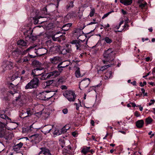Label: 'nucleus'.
Instances as JSON below:
<instances>
[{
	"label": "nucleus",
	"mask_w": 155,
	"mask_h": 155,
	"mask_svg": "<svg viewBox=\"0 0 155 155\" xmlns=\"http://www.w3.org/2000/svg\"><path fill=\"white\" fill-rule=\"evenodd\" d=\"M115 55V53L112 48H109L105 51L103 54V56L105 59L102 61L103 63L105 64L106 62L109 63H114V61Z\"/></svg>",
	"instance_id": "obj_1"
},
{
	"label": "nucleus",
	"mask_w": 155,
	"mask_h": 155,
	"mask_svg": "<svg viewBox=\"0 0 155 155\" xmlns=\"http://www.w3.org/2000/svg\"><path fill=\"white\" fill-rule=\"evenodd\" d=\"M88 39L82 40L79 39L78 40H73L71 43L73 45H75L77 51H81L83 49H86L88 46L87 45Z\"/></svg>",
	"instance_id": "obj_2"
},
{
	"label": "nucleus",
	"mask_w": 155,
	"mask_h": 155,
	"mask_svg": "<svg viewBox=\"0 0 155 155\" xmlns=\"http://www.w3.org/2000/svg\"><path fill=\"white\" fill-rule=\"evenodd\" d=\"M39 80L37 78H33L25 86V89L28 90L36 88L39 86Z\"/></svg>",
	"instance_id": "obj_3"
},
{
	"label": "nucleus",
	"mask_w": 155,
	"mask_h": 155,
	"mask_svg": "<svg viewBox=\"0 0 155 155\" xmlns=\"http://www.w3.org/2000/svg\"><path fill=\"white\" fill-rule=\"evenodd\" d=\"M33 48L31 47H30L26 50L24 51H21L18 48L13 51L12 52V55L14 58L17 59L20 56L25 54L27 53L28 51L30 50L31 49Z\"/></svg>",
	"instance_id": "obj_4"
},
{
	"label": "nucleus",
	"mask_w": 155,
	"mask_h": 155,
	"mask_svg": "<svg viewBox=\"0 0 155 155\" xmlns=\"http://www.w3.org/2000/svg\"><path fill=\"white\" fill-rule=\"evenodd\" d=\"M63 95L70 102L74 101L76 97L74 92L71 91H66L63 94Z\"/></svg>",
	"instance_id": "obj_5"
},
{
	"label": "nucleus",
	"mask_w": 155,
	"mask_h": 155,
	"mask_svg": "<svg viewBox=\"0 0 155 155\" xmlns=\"http://www.w3.org/2000/svg\"><path fill=\"white\" fill-rule=\"evenodd\" d=\"M12 134L6 130V129H0V137L5 138L6 140L12 139Z\"/></svg>",
	"instance_id": "obj_6"
},
{
	"label": "nucleus",
	"mask_w": 155,
	"mask_h": 155,
	"mask_svg": "<svg viewBox=\"0 0 155 155\" xmlns=\"http://www.w3.org/2000/svg\"><path fill=\"white\" fill-rule=\"evenodd\" d=\"M33 48L31 49L32 51H34L36 54L37 56H41L46 54L47 52V50L45 48H39L38 49H36L34 48L33 47L31 46Z\"/></svg>",
	"instance_id": "obj_7"
},
{
	"label": "nucleus",
	"mask_w": 155,
	"mask_h": 155,
	"mask_svg": "<svg viewBox=\"0 0 155 155\" xmlns=\"http://www.w3.org/2000/svg\"><path fill=\"white\" fill-rule=\"evenodd\" d=\"M90 79L89 78H85L82 80L79 84V87L80 89L85 88L88 87V85L90 84Z\"/></svg>",
	"instance_id": "obj_8"
},
{
	"label": "nucleus",
	"mask_w": 155,
	"mask_h": 155,
	"mask_svg": "<svg viewBox=\"0 0 155 155\" xmlns=\"http://www.w3.org/2000/svg\"><path fill=\"white\" fill-rule=\"evenodd\" d=\"M105 64H107V65L101 67L99 69L97 68V71L98 73H101V72L103 71L108 68L110 67L112 65H114L115 64L114 63H107V62H106V63Z\"/></svg>",
	"instance_id": "obj_9"
},
{
	"label": "nucleus",
	"mask_w": 155,
	"mask_h": 155,
	"mask_svg": "<svg viewBox=\"0 0 155 155\" xmlns=\"http://www.w3.org/2000/svg\"><path fill=\"white\" fill-rule=\"evenodd\" d=\"M49 61L51 63L57 64L61 61L62 60L61 57L58 56H56L50 58Z\"/></svg>",
	"instance_id": "obj_10"
},
{
	"label": "nucleus",
	"mask_w": 155,
	"mask_h": 155,
	"mask_svg": "<svg viewBox=\"0 0 155 155\" xmlns=\"http://www.w3.org/2000/svg\"><path fill=\"white\" fill-rule=\"evenodd\" d=\"M48 74L47 78H50L56 77L59 75V72H57V71H54L49 73Z\"/></svg>",
	"instance_id": "obj_11"
},
{
	"label": "nucleus",
	"mask_w": 155,
	"mask_h": 155,
	"mask_svg": "<svg viewBox=\"0 0 155 155\" xmlns=\"http://www.w3.org/2000/svg\"><path fill=\"white\" fill-rule=\"evenodd\" d=\"M42 69H40V68H36L32 70L31 73V75H33L34 77L38 76H40V74L41 73L40 71Z\"/></svg>",
	"instance_id": "obj_12"
},
{
	"label": "nucleus",
	"mask_w": 155,
	"mask_h": 155,
	"mask_svg": "<svg viewBox=\"0 0 155 155\" xmlns=\"http://www.w3.org/2000/svg\"><path fill=\"white\" fill-rule=\"evenodd\" d=\"M33 124L31 125L29 127L22 129V132L23 133H32L35 129L33 127Z\"/></svg>",
	"instance_id": "obj_13"
},
{
	"label": "nucleus",
	"mask_w": 155,
	"mask_h": 155,
	"mask_svg": "<svg viewBox=\"0 0 155 155\" xmlns=\"http://www.w3.org/2000/svg\"><path fill=\"white\" fill-rule=\"evenodd\" d=\"M13 65L14 64L13 62L9 61H7L6 63V65L5 67V69H4V71L9 70L13 68Z\"/></svg>",
	"instance_id": "obj_14"
},
{
	"label": "nucleus",
	"mask_w": 155,
	"mask_h": 155,
	"mask_svg": "<svg viewBox=\"0 0 155 155\" xmlns=\"http://www.w3.org/2000/svg\"><path fill=\"white\" fill-rule=\"evenodd\" d=\"M74 14V12L68 13L64 17V21L66 22H68L69 19L73 17Z\"/></svg>",
	"instance_id": "obj_15"
},
{
	"label": "nucleus",
	"mask_w": 155,
	"mask_h": 155,
	"mask_svg": "<svg viewBox=\"0 0 155 155\" xmlns=\"http://www.w3.org/2000/svg\"><path fill=\"white\" fill-rule=\"evenodd\" d=\"M30 137L32 139V141H35L36 142L39 141L40 139L39 134H37L31 136Z\"/></svg>",
	"instance_id": "obj_16"
},
{
	"label": "nucleus",
	"mask_w": 155,
	"mask_h": 155,
	"mask_svg": "<svg viewBox=\"0 0 155 155\" xmlns=\"http://www.w3.org/2000/svg\"><path fill=\"white\" fill-rule=\"evenodd\" d=\"M0 118H2L6 120H8L9 121V122L10 123H15L13 122H12L11 119L8 117L5 114H0Z\"/></svg>",
	"instance_id": "obj_17"
},
{
	"label": "nucleus",
	"mask_w": 155,
	"mask_h": 155,
	"mask_svg": "<svg viewBox=\"0 0 155 155\" xmlns=\"http://www.w3.org/2000/svg\"><path fill=\"white\" fill-rule=\"evenodd\" d=\"M23 145V143L21 142H20L13 146V149L15 151H18L22 147Z\"/></svg>",
	"instance_id": "obj_18"
},
{
	"label": "nucleus",
	"mask_w": 155,
	"mask_h": 155,
	"mask_svg": "<svg viewBox=\"0 0 155 155\" xmlns=\"http://www.w3.org/2000/svg\"><path fill=\"white\" fill-rule=\"evenodd\" d=\"M120 2L125 5H128L132 3V0H120Z\"/></svg>",
	"instance_id": "obj_19"
},
{
	"label": "nucleus",
	"mask_w": 155,
	"mask_h": 155,
	"mask_svg": "<svg viewBox=\"0 0 155 155\" xmlns=\"http://www.w3.org/2000/svg\"><path fill=\"white\" fill-rule=\"evenodd\" d=\"M91 147H87L85 146L82 148L81 153L84 155H86L87 153L89 152V150L90 149Z\"/></svg>",
	"instance_id": "obj_20"
},
{
	"label": "nucleus",
	"mask_w": 155,
	"mask_h": 155,
	"mask_svg": "<svg viewBox=\"0 0 155 155\" xmlns=\"http://www.w3.org/2000/svg\"><path fill=\"white\" fill-rule=\"evenodd\" d=\"M76 70L75 73L76 77L77 78H79L82 77V76L81 74L80 68L78 67H76Z\"/></svg>",
	"instance_id": "obj_21"
},
{
	"label": "nucleus",
	"mask_w": 155,
	"mask_h": 155,
	"mask_svg": "<svg viewBox=\"0 0 155 155\" xmlns=\"http://www.w3.org/2000/svg\"><path fill=\"white\" fill-rule=\"evenodd\" d=\"M144 121L143 120H138L136 123V126L139 128L142 127Z\"/></svg>",
	"instance_id": "obj_22"
},
{
	"label": "nucleus",
	"mask_w": 155,
	"mask_h": 155,
	"mask_svg": "<svg viewBox=\"0 0 155 155\" xmlns=\"http://www.w3.org/2000/svg\"><path fill=\"white\" fill-rule=\"evenodd\" d=\"M72 25L71 23H70L66 24L62 26V29L64 31H67L69 29L70 27Z\"/></svg>",
	"instance_id": "obj_23"
},
{
	"label": "nucleus",
	"mask_w": 155,
	"mask_h": 155,
	"mask_svg": "<svg viewBox=\"0 0 155 155\" xmlns=\"http://www.w3.org/2000/svg\"><path fill=\"white\" fill-rule=\"evenodd\" d=\"M17 44L18 45H20L21 46H26L27 43L24 40H20L18 41Z\"/></svg>",
	"instance_id": "obj_24"
},
{
	"label": "nucleus",
	"mask_w": 155,
	"mask_h": 155,
	"mask_svg": "<svg viewBox=\"0 0 155 155\" xmlns=\"http://www.w3.org/2000/svg\"><path fill=\"white\" fill-rule=\"evenodd\" d=\"M47 73H45L44 72H41L40 74V76H41V77L39 78L41 80H45L47 79Z\"/></svg>",
	"instance_id": "obj_25"
},
{
	"label": "nucleus",
	"mask_w": 155,
	"mask_h": 155,
	"mask_svg": "<svg viewBox=\"0 0 155 155\" xmlns=\"http://www.w3.org/2000/svg\"><path fill=\"white\" fill-rule=\"evenodd\" d=\"M112 75V72L111 71L107 72L105 74L104 78L105 79H108L110 78L111 76Z\"/></svg>",
	"instance_id": "obj_26"
},
{
	"label": "nucleus",
	"mask_w": 155,
	"mask_h": 155,
	"mask_svg": "<svg viewBox=\"0 0 155 155\" xmlns=\"http://www.w3.org/2000/svg\"><path fill=\"white\" fill-rule=\"evenodd\" d=\"M102 40H104L107 44H110L112 42V39L108 37H106L102 39Z\"/></svg>",
	"instance_id": "obj_27"
},
{
	"label": "nucleus",
	"mask_w": 155,
	"mask_h": 155,
	"mask_svg": "<svg viewBox=\"0 0 155 155\" xmlns=\"http://www.w3.org/2000/svg\"><path fill=\"white\" fill-rule=\"evenodd\" d=\"M52 39L54 41H56L58 40V39H62V40H65V37L62 35H61L59 37H55L54 36L52 37Z\"/></svg>",
	"instance_id": "obj_28"
},
{
	"label": "nucleus",
	"mask_w": 155,
	"mask_h": 155,
	"mask_svg": "<svg viewBox=\"0 0 155 155\" xmlns=\"http://www.w3.org/2000/svg\"><path fill=\"white\" fill-rule=\"evenodd\" d=\"M47 6H45L41 11V14L45 15H47L48 14V12L47 11Z\"/></svg>",
	"instance_id": "obj_29"
},
{
	"label": "nucleus",
	"mask_w": 155,
	"mask_h": 155,
	"mask_svg": "<svg viewBox=\"0 0 155 155\" xmlns=\"http://www.w3.org/2000/svg\"><path fill=\"white\" fill-rule=\"evenodd\" d=\"M143 0H138V2L140 4L139 5V7L142 9H143L145 5H147V3L145 2V3H142L141 2Z\"/></svg>",
	"instance_id": "obj_30"
},
{
	"label": "nucleus",
	"mask_w": 155,
	"mask_h": 155,
	"mask_svg": "<svg viewBox=\"0 0 155 155\" xmlns=\"http://www.w3.org/2000/svg\"><path fill=\"white\" fill-rule=\"evenodd\" d=\"M43 155H51V154L49 150L47 149H44Z\"/></svg>",
	"instance_id": "obj_31"
},
{
	"label": "nucleus",
	"mask_w": 155,
	"mask_h": 155,
	"mask_svg": "<svg viewBox=\"0 0 155 155\" xmlns=\"http://www.w3.org/2000/svg\"><path fill=\"white\" fill-rule=\"evenodd\" d=\"M18 77V73L17 72H15L14 74L11 77V80L12 81H14L15 79L17 78Z\"/></svg>",
	"instance_id": "obj_32"
},
{
	"label": "nucleus",
	"mask_w": 155,
	"mask_h": 155,
	"mask_svg": "<svg viewBox=\"0 0 155 155\" xmlns=\"http://www.w3.org/2000/svg\"><path fill=\"white\" fill-rule=\"evenodd\" d=\"M73 3V1L70 2L67 6V8L68 9L73 8L74 6Z\"/></svg>",
	"instance_id": "obj_33"
},
{
	"label": "nucleus",
	"mask_w": 155,
	"mask_h": 155,
	"mask_svg": "<svg viewBox=\"0 0 155 155\" xmlns=\"http://www.w3.org/2000/svg\"><path fill=\"white\" fill-rule=\"evenodd\" d=\"M152 121V119L150 117H148L146 118L145 120V122L147 123V124H150Z\"/></svg>",
	"instance_id": "obj_34"
},
{
	"label": "nucleus",
	"mask_w": 155,
	"mask_h": 155,
	"mask_svg": "<svg viewBox=\"0 0 155 155\" xmlns=\"http://www.w3.org/2000/svg\"><path fill=\"white\" fill-rule=\"evenodd\" d=\"M44 17H42L41 16H39V17H38L37 18L35 17L33 18L34 20V22L35 23L38 24L39 23V21L38 20L39 18H44Z\"/></svg>",
	"instance_id": "obj_35"
},
{
	"label": "nucleus",
	"mask_w": 155,
	"mask_h": 155,
	"mask_svg": "<svg viewBox=\"0 0 155 155\" xmlns=\"http://www.w3.org/2000/svg\"><path fill=\"white\" fill-rule=\"evenodd\" d=\"M6 124L5 123L0 121V128L1 129H6Z\"/></svg>",
	"instance_id": "obj_36"
},
{
	"label": "nucleus",
	"mask_w": 155,
	"mask_h": 155,
	"mask_svg": "<svg viewBox=\"0 0 155 155\" xmlns=\"http://www.w3.org/2000/svg\"><path fill=\"white\" fill-rule=\"evenodd\" d=\"M95 12V10L94 8H93L92 9H91V12H90V13L89 15L91 17H93L94 15Z\"/></svg>",
	"instance_id": "obj_37"
},
{
	"label": "nucleus",
	"mask_w": 155,
	"mask_h": 155,
	"mask_svg": "<svg viewBox=\"0 0 155 155\" xmlns=\"http://www.w3.org/2000/svg\"><path fill=\"white\" fill-rule=\"evenodd\" d=\"M66 126H64L61 129V131L62 133H64L66 132L67 131V130H68L70 128V127H68V128H67V129H66Z\"/></svg>",
	"instance_id": "obj_38"
},
{
	"label": "nucleus",
	"mask_w": 155,
	"mask_h": 155,
	"mask_svg": "<svg viewBox=\"0 0 155 155\" xmlns=\"http://www.w3.org/2000/svg\"><path fill=\"white\" fill-rule=\"evenodd\" d=\"M59 63H60L57 66V68H65L66 67H67L68 66V65L67 64V65L64 66H61V65L62 64L63 62L61 61Z\"/></svg>",
	"instance_id": "obj_39"
},
{
	"label": "nucleus",
	"mask_w": 155,
	"mask_h": 155,
	"mask_svg": "<svg viewBox=\"0 0 155 155\" xmlns=\"http://www.w3.org/2000/svg\"><path fill=\"white\" fill-rule=\"evenodd\" d=\"M114 11H112L110 12H108V13H107L106 14H104V16H103L102 18H105L106 17H107L112 12H113Z\"/></svg>",
	"instance_id": "obj_40"
},
{
	"label": "nucleus",
	"mask_w": 155,
	"mask_h": 155,
	"mask_svg": "<svg viewBox=\"0 0 155 155\" xmlns=\"http://www.w3.org/2000/svg\"><path fill=\"white\" fill-rule=\"evenodd\" d=\"M26 113L28 115V116H31L32 114L31 112V110L29 108L27 109L26 110Z\"/></svg>",
	"instance_id": "obj_41"
},
{
	"label": "nucleus",
	"mask_w": 155,
	"mask_h": 155,
	"mask_svg": "<svg viewBox=\"0 0 155 155\" xmlns=\"http://www.w3.org/2000/svg\"><path fill=\"white\" fill-rule=\"evenodd\" d=\"M22 60L23 63L24 62H28V59L27 56H25V57H24Z\"/></svg>",
	"instance_id": "obj_42"
},
{
	"label": "nucleus",
	"mask_w": 155,
	"mask_h": 155,
	"mask_svg": "<svg viewBox=\"0 0 155 155\" xmlns=\"http://www.w3.org/2000/svg\"><path fill=\"white\" fill-rule=\"evenodd\" d=\"M53 81L52 80H50L46 82V86H49L50 84H51L53 82Z\"/></svg>",
	"instance_id": "obj_43"
},
{
	"label": "nucleus",
	"mask_w": 155,
	"mask_h": 155,
	"mask_svg": "<svg viewBox=\"0 0 155 155\" xmlns=\"http://www.w3.org/2000/svg\"><path fill=\"white\" fill-rule=\"evenodd\" d=\"M51 97H48V94L46 95L45 96H44V98H42V100H48L50 99Z\"/></svg>",
	"instance_id": "obj_44"
},
{
	"label": "nucleus",
	"mask_w": 155,
	"mask_h": 155,
	"mask_svg": "<svg viewBox=\"0 0 155 155\" xmlns=\"http://www.w3.org/2000/svg\"><path fill=\"white\" fill-rule=\"evenodd\" d=\"M47 128V129H48V130H47V132L48 133L50 132L51 130L52 129V127L51 125H48V126Z\"/></svg>",
	"instance_id": "obj_45"
},
{
	"label": "nucleus",
	"mask_w": 155,
	"mask_h": 155,
	"mask_svg": "<svg viewBox=\"0 0 155 155\" xmlns=\"http://www.w3.org/2000/svg\"><path fill=\"white\" fill-rule=\"evenodd\" d=\"M134 115L137 117H139L140 116V115L139 113L137 111H135V112L134 113Z\"/></svg>",
	"instance_id": "obj_46"
},
{
	"label": "nucleus",
	"mask_w": 155,
	"mask_h": 155,
	"mask_svg": "<svg viewBox=\"0 0 155 155\" xmlns=\"http://www.w3.org/2000/svg\"><path fill=\"white\" fill-rule=\"evenodd\" d=\"M44 149L43 147L41 148H40V149L41 150L38 153V155H40L41 154L43 153V152L44 151Z\"/></svg>",
	"instance_id": "obj_47"
},
{
	"label": "nucleus",
	"mask_w": 155,
	"mask_h": 155,
	"mask_svg": "<svg viewBox=\"0 0 155 155\" xmlns=\"http://www.w3.org/2000/svg\"><path fill=\"white\" fill-rule=\"evenodd\" d=\"M16 62L18 63H21V64L23 63L22 59H21V58H20L17 61H16Z\"/></svg>",
	"instance_id": "obj_48"
},
{
	"label": "nucleus",
	"mask_w": 155,
	"mask_h": 155,
	"mask_svg": "<svg viewBox=\"0 0 155 155\" xmlns=\"http://www.w3.org/2000/svg\"><path fill=\"white\" fill-rule=\"evenodd\" d=\"M152 131H150L149 132L148 134L149 135H150V138H152V137L154 135V133L152 134Z\"/></svg>",
	"instance_id": "obj_49"
},
{
	"label": "nucleus",
	"mask_w": 155,
	"mask_h": 155,
	"mask_svg": "<svg viewBox=\"0 0 155 155\" xmlns=\"http://www.w3.org/2000/svg\"><path fill=\"white\" fill-rule=\"evenodd\" d=\"M100 25L101 26L103 27L104 28H108L110 27V25L109 24H107V25H105L104 26L102 25Z\"/></svg>",
	"instance_id": "obj_50"
},
{
	"label": "nucleus",
	"mask_w": 155,
	"mask_h": 155,
	"mask_svg": "<svg viewBox=\"0 0 155 155\" xmlns=\"http://www.w3.org/2000/svg\"><path fill=\"white\" fill-rule=\"evenodd\" d=\"M62 112L64 114H67L68 112V110L67 108H65L62 110Z\"/></svg>",
	"instance_id": "obj_51"
},
{
	"label": "nucleus",
	"mask_w": 155,
	"mask_h": 155,
	"mask_svg": "<svg viewBox=\"0 0 155 155\" xmlns=\"http://www.w3.org/2000/svg\"><path fill=\"white\" fill-rule=\"evenodd\" d=\"M155 102V100H154L151 99L150 100V102L149 103V106L151 105L152 104H153Z\"/></svg>",
	"instance_id": "obj_52"
},
{
	"label": "nucleus",
	"mask_w": 155,
	"mask_h": 155,
	"mask_svg": "<svg viewBox=\"0 0 155 155\" xmlns=\"http://www.w3.org/2000/svg\"><path fill=\"white\" fill-rule=\"evenodd\" d=\"M62 68H58V71H57V72H59V74H60V73L63 71V69H62Z\"/></svg>",
	"instance_id": "obj_53"
},
{
	"label": "nucleus",
	"mask_w": 155,
	"mask_h": 155,
	"mask_svg": "<svg viewBox=\"0 0 155 155\" xmlns=\"http://www.w3.org/2000/svg\"><path fill=\"white\" fill-rule=\"evenodd\" d=\"M72 134L74 137H76L77 136V133L75 132H73Z\"/></svg>",
	"instance_id": "obj_54"
},
{
	"label": "nucleus",
	"mask_w": 155,
	"mask_h": 155,
	"mask_svg": "<svg viewBox=\"0 0 155 155\" xmlns=\"http://www.w3.org/2000/svg\"><path fill=\"white\" fill-rule=\"evenodd\" d=\"M74 105L76 106V109L77 110H78L79 109V105H78V104L77 103H75Z\"/></svg>",
	"instance_id": "obj_55"
},
{
	"label": "nucleus",
	"mask_w": 155,
	"mask_h": 155,
	"mask_svg": "<svg viewBox=\"0 0 155 155\" xmlns=\"http://www.w3.org/2000/svg\"><path fill=\"white\" fill-rule=\"evenodd\" d=\"M121 11V12L123 15H125L127 14V12L125 11L123 9H122Z\"/></svg>",
	"instance_id": "obj_56"
},
{
	"label": "nucleus",
	"mask_w": 155,
	"mask_h": 155,
	"mask_svg": "<svg viewBox=\"0 0 155 155\" xmlns=\"http://www.w3.org/2000/svg\"><path fill=\"white\" fill-rule=\"evenodd\" d=\"M130 104L133 107H135L136 106V105L134 103L131 102Z\"/></svg>",
	"instance_id": "obj_57"
},
{
	"label": "nucleus",
	"mask_w": 155,
	"mask_h": 155,
	"mask_svg": "<svg viewBox=\"0 0 155 155\" xmlns=\"http://www.w3.org/2000/svg\"><path fill=\"white\" fill-rule=\"evenodd\" d=\"M131 84H132L134 86H136V81H134L132 82H130Z\"/></svg>",
	"instance_id": "obj_58"
},
{
	"label": "nucleus",
	"mask_w": 155,
	"mask_h": 155,
	"mask_svg": "<svg viewBox=\"0 0 155 155\" xmlns=\"http://www.w3.org/2000/svg\"><path fill=\"white\" fill-rule=\"evenodd\" d=\"M61 88L62 89H67V87L65 85H62L61 87Z\"/></svg>",
	"instance_id": "obj_59"
},
{
	"label": "nucleus",
	"mask_w": 155,
	"mask_h": 155,
	"mask_svg": "<svg viewBox=\"0 0 155 155\" xmlns=\"http://www.w3.org/2000/svg\"><path fill=\"white\" fill-rule=\"evenodd\" d=\"M129 25L127 23H125L124 26V28H126V27H128Z\"/></svg>",
	"instance_id": "obj_60"
},
{
	"label": "nucleus",
	"mask_w": 155,
	"mask_h": 155,
	"mask_svg": "<svg viewBox=\"0 0 155 155\" xmlns=\"http://www.w3.org/2000/svg\"><path fill=\"white\" fill-rule=\"evenodd\" d=\"M98 85H96L95 86H93L91 87L90 88V89H91V91L92 90H93L94 88H95L96 87H97Z\"/></svg>",
	"instance_id": "obj_61"
},
{
	"label": "nucleus",
	"mask_w": 155,
	"mask_h": 155,
	"mask_svg": "<svg viewBox=\"0 0 155 155\" xmlns=\"http://www.w3.org/2000/svg\"><path fill=\"white\" fill-rule=\"evenodd\" d=\"M150 72H148L146 75H145V76H144L143 77V78H145V77H147V76H148V75H149L150 74Z\"/></svg>",
	"instance_id": "obj_62"
},
{
	"label": "nucleus",
	"mask_w": 155,
	"mask_h": 155,
	"mask_svg": "<svg viewBox=\"0 0 155 155\" xmlns=\"http://www.w3.org/2000/svg\"><path fill=\"white\" fill-rule=\"evenodd\" d=\"M91 124L93 126H94V121L93 120H91Z\"/></svg>",
	"instance_id": "obj_63"
},
{
	"label": "nucleus",
	"mask_w": 155,
	"mask_h": 155,
	"mask_svg": "<svg viewBox=\"0 0 155 155\" xmlns=\"http://www.w3.org/2000/svg\"><path fill=\"white\" fill-rule=\"evenodd\" d=\"M89 152H90L92 154H93L94 151L92 149H91V150H89Z\"/></svg>",
	"instance_id": "obj_64"
}]
</instances>
